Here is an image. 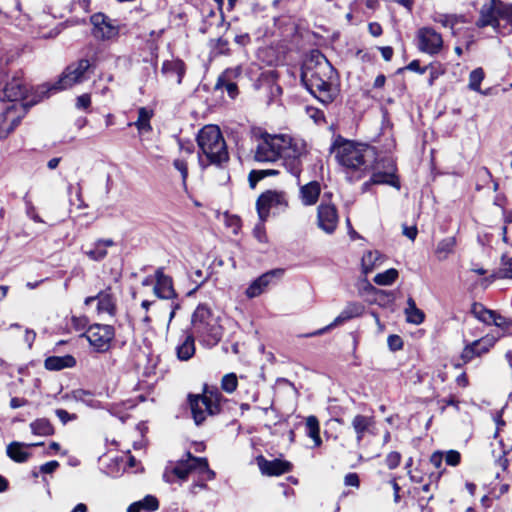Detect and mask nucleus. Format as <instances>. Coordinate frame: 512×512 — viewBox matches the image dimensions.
Wrapping results in <instances>:
<instances>
[{
    "label": "nucleus",
    "instance_id": "obj_1",
    "mask_svg": "<svg viewBox=\"0 0 512 512\" xmlns=\"http://www.w3.org/2000/svg\"><path fill=\"white\" fill-rule=\"evenodd\" d=\"M301 79L306 89L324 105L332 103L339 95L338 74L320 53L304 63Z\"/></svg>",
    "mask_w": 512,
    "mask_h": 512
},
{
    "label": "nucleus",
    "instance_id": "obj_2",
    "mask_svg": "<svg viewBox=\"0 0 512 512\" xmlns=\"http://www.w3.org/2000/svg\"><path fill=\"white\" fill-rule=\"evenodd\" d=\"M197 144L199 147V164L202 167L211 164L220 166L229 160L226 142L218 126H204L198 132Z\"/></svg>",
    "mask_w": 512,
    "mask_h": 512
},
{
    "label": "nucleus",
    "instance_id": "obj_3",
    "mask_svg": "<svg viewBox=\"0 0 512 512\" xmlns=\"http://www.w3.org/2000/svg\"><path fill=\"white\" fill-rule=\"evenodd\" d=\"M335 157L348 171L365 174L376 161V152L370 145L346 140L335 148Z\"/></svg>",
    "mask_w": 512,
    "mask_h": 512
},
{
    "label": "nucleus",
    "instance_id": "obj_4",
    "mask_svg": "<svg viewBox=\"0 0 512 512\" xmlns=\"http://www.w3.org/2000/svg\"><path fill=\"white\" fill-rule=\"evenodd\" d=\"M192 334L206 347L216 346L222 339L224 328L221 318L206 305H199L192 315Z\"/></svg>",
    "mask_w": 512,
    "mask_h": 512
},
{
    "label": "nucleus",
    "instance_id": "obj_5",
    "mask_svg": "<svg viewBox=\"0 0 512 512\" xmlns=\"http://www.w3.org/2000/svg\"><path fill=\"white\" fill-rule=\"evenodd\" d=\"M185 456L180 460L170 461L165 466L162 478L166 483L173 484L177 481L183 483L191 473L206 474L207 479L215 478V472L209 468L206 458L195 457L190 452H187Z\"/></svg>",
    "mask_w": 512,
    "mask_h": 512
},
{
    "label": "nucleus",
    "instance_id": "obj_6",
    "mask_svg": "<svg viewBox=\"0 0 512 512\" xmlns=\"http://www.w3.org/2000/svg\"><path fill=\"white\" fill-rule=\"evenodd\" d=\"M479 28L492 26L497 32L504 35L512 32V4L501 0H490L480 10V17L476 22Z\"/></svg>",
    "mask_w": 512,
    "mask_h": 512
},
{
    "label": "nucleus",
    "instance_id": "obj_7",
    "mask_svg": "<svg viewBox=\"0 0 512 512\" xmlns=\"http://www.w3.org/2000/svg\"><path fill=\"white\" fill-rule=\"evenodd\" d=\"M223 400L224 398L217 388L205 387L201 395H190V409L195 424L200 425L208 416L220 413Z\"/></svg>",
    "mask_w": 512,
    "mask_h": 512
},
{
    "label": "nucleus",
    "instance_id": "obj_8",
    "mask_svg": "<svg viewBox=\"0 0 512 512\" xmlns=\"http://www.w3.org/2000/svg\"><path fill=\"white\" fill-rule=\"evenodd\" d=\"M280 158L286 169L294 176H299L302 158L307 154L306 142L297 137L281 134Z\"/></svg>",
    "mask_w": 512,
    "mask_h": 512
},
{
    "label": "nucleus",
    "instance_id": "obj_9",
    "mask_svg": "<svg viewBox=\"0 0 512 512\" xmlns=\"http://www.w3.org/2000/svg\"><path fill=\"white\" fill-rule=\"evenodd\" d=\"M91 63L88 59H80L79 61L70 64L63 71L60 78L53 85H43L40 90L42 94H48L51 91H61L73 87L76 84L83 83L90 77Z\"/></svg>",
    "mask_w": 512,
    "mask_h": 512
},
{
    "label": "nucleus",
    "instance_id": "obj_10",
    "mask_svg": "<svg viewBox=\"0 0 512 512\" xmlns=\"http://www.w3.org/2000/svg\"><path fill=\"white\" fill-rule=\"evenodd\" d=\"M289 205L288 196L284 191L267 190L263 192L256 201L258 217L267 221L270 211L284 212Z\"/></svg>",
    "mask_w": 512,
    "mask_h": 512
},
{
    "label": "nucleus",
    "instance_id": "obj_11",
    "mask_svg": "<svg viewBox=\"0 0 512 512\" xmlns=\"http://www.w3.org/2000/svg\"><path fill=\"white\" fill-rule=\"evenodd\" d=\"M41 87L37 90L38 99L28 100L26 98L27 87L24 81L21 78L14 77L12 78L3 89L2 98L9 101L10 104L13 103H27V109L32 105L36 104L41 99L48 97V94H42Z\"/></svg>",
    "mask_w": 512,
    "mask_h": 512
},
{
    "label": "nucleus",
    "instance_id": "obj_12",
    "mask_svg": "<svg viewBox=\"0 0 512 512\" xmlns=\"http://www.w3.org/2000/svg\"><path fill=\"white\" fill-rule=\"evenodd\" d=\"M27 112V103L8 104L0 112V139H5L20 123Z\"/></svg>",
    "mask_w": 512,
    "mask_h": 512
},
{
    "label": "nucleus",
    "instance_id": "obj_13",
    "mask_svg": "<svg viewBox=\"0 0 512 512\" xmlns=\"http://www.w3.org/2000/svg\"><path fill=\"white\" fill-rule=\"evenodd\" d=\"M281 134H263L256 146L254 159L257 162H274L280 158Z\"/></svg>",
    "mask_w": 512,
    "mask_h": 512
},
{
    "label": "nucleus",
    "instance_id": "obj_14",
    "mask_svg": "<svg viewBox=\"0 0 512 512\" xmlns=\"http://www.w3.org/2000/svg\"><path fill=\"white\" fill-rule=\"evenodd\" d=\"M83 336L96 351L105 352L110 347L115 331L111 325L94 324L87 329Z\"/></svg>",
    "mask_w": 512,
    "mask_h": 512
},
{
    "label": "nucleus",
    "instance_id": "obj_15",
    "mask_svg": "<svg viewBox=\"0 0 512 512\" xmlns=\"http://www.w3.org/2000/svg\"><path fill=\"white\" fill-rule=\"evenodd\" d=\"M418 49L428 55H438L444 46L442 35L432 27H422L416 34Z\"/></svg>",
    "mask_w": 512,
    "mask_h": 512
},
{
    "label": "nucleus",
    "instance_id": "obj_16",
    "mask_svg": "<svg viewBox=\"0 0 512 512\" xmlns=\"http://www.w3.org/2000/svg\"><path fill=\"white\" fill-rule=\"evenodd\" d=\"M501 336L502 335L500 334L495 335L491 333L466 344L461 352L460 358L466 364L476 357H481L490 351V349L496 344Z\"/></svg>",
    "mask_w": 512,
    "mask_h": 512
},
{
    "label": "nucleus",
    "instance_id": "obj_17",
    "mask_svg": "<svg viewBox=\"0 0 512 512\" xmlns=\"http://www.w3.org/2000/svg\"><path fill=\"white\" fill-rule=\"evenodd\" d=\"M472 314L479 321L487 325H495L496 327L506 331L512 327V320L502 316L494 310L487 309L480 303L472 306Z\"/></svg>",
    "mask_w": 512,
    "mask_h": 512
},
{
    "label": "nucleus",
    "instance_id": "obj_18",
    "mask_svg": "<svg viewBox=\"0 0 512 512\" xmlns=\"http://www.w3.org/2000/svg\"><path fill=\"white\" fill-rule=\"evenodd\" d=\"M337 208L332 203L322 202L317 208V226L326 234H333L338 226Z\"/></svg>",
    "mask_w": 512,
    "mask_h": 512
},
{
    "label": "nucleus",
    "instance_id": "obj_19",
    "mask_svg": "<svg viewBox=\"0 0 512 512\" xmlns=\"http://www.w3.org/2000/svg\"><path fill=\"white\" fill-rule=\"evenodd\" d=\"M93 25L92 33L95 38L102 40H110L115 38L118 33V27L113 21L102 13H96L91 17Z\"/></svg>",
    "mask_w": 512,
    "mask_h": 512
},
{
    "label": "nucleus",
    "instance_id": "obj_20",
    "mask_svg": "<svg viewBox=\"0 0 512 512\" xmlns=\"http://www.w3.org/2000/svg\"><path fill=\"white\" fill-rule=\"evenodd\" d=\"M96 300L98 314H107L111 317L116 314V297L110 287L100 291L95 297H87L85 299V305H90Z\"/></svg>",
    "mask_w": 512,
    "mask_h": 512
},
{
    "label": "nucleus",
    "instance_id": "obj_21",
    "mask_svg": "<svg viewBox=\"0 0 512 512\" xmlns=\"http://www.w3.org/2000/svg\"><path fill=\"white\" fill-rule=\"evenodd\" d=\"M283 275V270L275 269L269 272H266L259 276L257 279L251 282V284L245 290V295L247 298L252 299L260 296L267 287L271 284L272 280L276 277H281Z\"/></svg>",
    "mask_w": 512,
    "mask_h": 512
},
{
    "label": "nucleus",
    "instance_id": "obj_22",
    "mask_svg": "<svg viewBox=\"0 0 512 512\" xmlns=\"http://www.w3.org/2000/svg\"><path fill=\"white\" fill-rule=\"evenodd\" d=\"M241 75V67L226 69L218 78L215 85L216 90H225L230 98L234 99L238 95V87L234 81Z\"/></svg>",
    "mask_w": 512,
    "mask_h": 512
},
{
    "label": "nucleus",
    "instance_id": "obj_23",
    "mask_svg": "<svg viewBox=\"0 0 512 512\" xmlns=\"http://www.w3.org/2000/svg\"><path fill=\"white\" fill-rule=\"evenodd\" d=\"M156 283L154 285V294L161 299H174L176 292L173 287L172 278L164 274L162 268H158L155 272Z\"/></svg>",
    "mask_w": 512,
    "mask_h": 512
},
{
    "label": "nucleus",
    "instance_id": "obj_24",
    "mask_svg": "<svg viewBox=\"0 0 512 512\" xmlns=\"http://www.w3.org/2000/svg\"><path fill=\"white\" fill-rule=\"evenodd\" d=\"M257 461L261 473L267 476H280L291 471L292 468L290 462L281 459L267 460L259 457Z\"/></svg>",
    "mask_w": 512,
    "mask_h": 512
},
{
    "label": "nucleus",
    "instance_id": "obj_25",
    "mask_svg": "<svg viewBox=\"0 0 512 512\" xmlns=\"http://www.w3.org/2000/svg\"><path fill=\"white\" fill-rule=\"evenodd\" d=\"M361 312L362 306L360 304L350 303L343 309V311L334 319V321L331 324L322 329L317 330L314 333H311L310 336L321 335L328 331L329 329L341 325L345 321H348L354 317L359 316Z\"/></svg>",
    "mask_w": 512,
    "mask_h": 512
},
{
    "label": "nucleus",
    "instance_id": "obj_26",
    "mask_svg": "<svg viewBox=\"0 0 512 512\" xmlns=\"http://www.w3.org/2000/svg\"><path fill=\"white\" fill-rule=\"evenodd\" d=\"M177 358L187 361L195 354V336L188 331H183L180 343L176 346Z\"/></svg>",
    "mask_w": 512,
    "mask_h": 512
},
{
    "label": "nucleus",
    "instance_id": "obj_27",
    "mask_svg": "<svg viewBox=\"0 0 512 512\" xmlns=\"http://www.w3.org/2000/svg\"><path fill=\"white\" fill-rule=\"evenodd\" d=\"M42 444L43 443L24 444L21 442L14 441V442H11L7 446L6 452H7V455L13 461L18 462V463H23V462H26L30 457V453L27 451V448L32 447V446L42 445Z\"/></svg>",
    "mask_w": 512,
    "mask_h": 512
},
{
    "label": "nucleus",
    "instance_id": "obj_28",
    "mask_svg": "<svg viewBox=\"0 0 512 512\" xmlns=\"http://www.w3.org/2000/svg\"><path fill=\"white\" fill-rule=\"evenodd\" d=\"M432 20L435 23L441 24L445 28H449L451 30V34L453 36L458 35V32L455 28L456 25L466 22V19L463 15L445 14V13H439V12H436L433 14Z\"/></svg>",
    "mask_w": 512,
    "mask_h": 512
},
{
    "label": "nucleus",
    "instance_id": "obj_29",
    "mask_svg": "<svg viewBox=\"0 0 512 512\" xmlns=\"http://www.w3.org/2000/svg\"><path fill=\"white\" fill-rule=\"evenodd\" d=\"M162 73L168 78H175L176 83L181 84L185 74V64L180 59L165 61L162 65Z\"/></svg>",
    "mask_w": 512,
    "mask_h": 512
},
{
    "label": "nucleus",
    "instance_id": "obj_30",
    "mask_svg": "<svg viewBox=\"0 0 512 512\" xmlns=\"http://www.w3.org/2000/svg\"><path fill=\"white\" fill-rule=\"evenodd\" d=\"M321 187L319 182L311 181L300 188V199L305 206L314 205L319 198Z\"/></svg>",
    "mask_w": 512,
    "mask_h": 512
},
{
    "label": "nucleus",
    "instance_id": "obj_31",
    "mask_svg": "<svg viewBox=\"0 0 512 512\" xmlns=\"http://www.w3.org/2000/svg\"><path fill=\"white\" fill-rule=\"evenodd\" d=\"M76 365V359L72 355L50 356L44 361V366L50 371H59L64 368H72Z\"/></svg>",
    "mask_w": 512,
    "mask_h": 512
},
{
    "label": "nucleus",
    "instance_id": "obj_32",
    "mask_svg": "<svg viewBox=\"0 0 512 512\" xmlns=\"http://www.w3.org/2000/svg\"><path fill=\"white\" fill-rule=\"evenodd\" d=\"M457 245V239L454 236L441 239L435 248V256L439 261H444L454 253Z\"/></svg>",
    "mask_w": 512,
    "mask_h": 512
},
{
    "label": "nucleus",
    "instance_id": "obj_33",
    "mask_svg": "<svg viewBox=\"0 0 512 512\" xmlns=\"http://www.w3.org/2000/svg\"><path fill=\"white\" fill-rule=\"evenodd\" d=\"M382 263V255L377 250L366 251L361 259L362 273L367 275L371 273Z\"/></svg>",
    "mask_w": 512,
    "mask_h": 512
},
{
    "label": "nucleus",
    "instance_id": "obj_34",
    "mask_svg": "<svg viewBox=\"0 0 512 512\" xmlns=\"http://www.w3.org/2000/svg\"><path fill=\"white\" fill-rule=\"evenodd\" d=\"M370 178L375 185L387 184L400 189V182L394 173L393 167L389 171H374Z\"/></svg>",
    "mask_w": 512,
    "mask_h": 512
},
{
    "label": "nucleus",
    "instance_id": "obj_35",
    "mask_svg": "<svg viewBox=\"0 0 512 512\" xmlns=\"http://www.w3.org/2000/svg\"><path fill=\"white\" fill-rule=\"evenodd\" d=\"M373 425V419L364 415H356L352 420V427L356 433L357 442L360 443L365 434Z\"/></svg>",
    "mask_w": 512,
    "mask_h": 512
},
{
    "label": "nucleus",
    "instance_id": "obj_36",
    "mask_svg": "<svg viewBox=\"0 0 512 512\" xmlns=\"http://www.w3.org/2000/svg\"><path fill=\"white\" fill-rule=\"evenodd\" d=\"M406 315V320L409 323L419 325L424 321V313L417 308L415 301L413 298L409 297L407 300V307L404 310Z\"/></svg>",
    "mask_w": 512,
    "mask_h": 512
},
{
    "label": "nucleus",
    "instance_id": "obj_37",
    "mask_svg": "<svg viewBox=\"0 0 512 512\" xmlns=\"http://www.w3.org/2000/svg\"><path fill=\"white\" fill-rule=\"evenodd\" d=\"M31 431L34 435L50 436L54 434V428L50 421L46 418H40L30 424Z\"/></svg>",
    "mask_w": 512,
    "mask_h": 512
},
{
    "label": "nucleus",
    "instance_id": "obj_38",
    "mask_svg": "<svg viewBox=\"0 0 512 512\" xmlns=\"http://www.w3.org/2000/svg\"><path fill=\"white\" fill-rule=\"evenodd\" d=\"M307 435L314 441L315 446H320L322 443L320 437L319 421L315 416H309L305 422Z\"/></svg>",
    "mask_w": 512,
    "mask_h": 512
},
{
    "label": "nucleus",
    "instance_id": "obj_39",
    "mask_svg": "<svg viewBox=\"0 0 512 512\" xmlns=\"http://www.w3.org/2000/svg\"><path fill=\"white\" fill-rule=\"evenodd\" d=\"M152 117V112L146 109L145 107H141L138 110V119L134 123L137 127L138 131L141 133L149 132L152 128L150 125V119Z\"/></svg>",
    "mask_w": 512,
    "mask_h": 512
},
{
    "label": "nucleus",
    "instance_id": "obj_40",
    "mask_svg": "<svg viewBox=\"0 0 512 512\" xmlns=\"http://www.w3.org/2000/svg\"><path fill=\"white\" fill-rule=\"evenodd\" d=\"M484 71L482 68H476L470 72L468 88L472 91L487 95V92L481 90V82L484 79Z\"/></svg>",
    "mask_w": 512,
    "mask_h": 512
},
{
    "label": "nucleus",
    "instance_id": "obj_41",
    "mask_svg": "<svg viewBox=\"0 0 512 512\" xmlns=\"http://www.w3.org/2000/svg\"><path fill=\"white\" fill-rule=\"evenodd\" d=\"M398 277V271L394 268H390L385 272L378 273L374 277V282L378 285L387 286L391 285Z\"/></svg>",
    "mask_w": 512,
    "mask_h": 512
},
{
    "label": "nucleus",
    "instance_id": "obj_42",
    "mask_svg": "<svg viewBox=\"0 0 512 512\" xmlns=\"http://www.w3.org/2000/svg\"><path fill=\"white\" fill-rule=\"evenodd\" d=\"M238 386V378L235 373L225 374L221 379V389L226 393H233Z\"/></svg>",
    "mask_w": 512,
    "mask_h": 512
},
{
    "label": "nucleus",
    "instance_id": "obj_43",
    "mask_svg": "<svg viewBox=\"0 0 512 512\" xmlns=\"http://www.w3.org/2000/svg\"><path fill=\"white\" fill-rule=\"evenodd\" d=\"M174 168L180 172L182 178L183 187L186 188V180L188 177V164L187 159L184 156H179L173 161Z\"/></svg>",
    "mask_w": 512,
    "mask_h": 512
},
{
    "label": "nucleus",
    "instance_id": "obj_44",
    "mask_svg": "<svg viewBox=\"0 0 512 512\" xmlns=\"http://www.w3.org/2000/svg\"><path fill=\"white\" fill-rule=\"evenodd\" d=\"M54 22L50 16L48 15H43L42 16V22L43 24H45V26L48 25L47 22ZM37 34V37L39 38H44V39H49V38H54L56 37L58 34H59V31L57 29H46V27H44L43 29L40 27L39 31L36 33Z\"/></svg>",
    "mask_w": 512,
    "mask_h": 512
},
{
    "label": "nucleus",
    "instance_id": "obj_45",
    "mask_svg": "<svg viewBox=\"0 0 512 512\" xmlns=\"http://www.w3.org/2000/svg\"><path fill=\"white\" fill-rule=\"evenodd\" d=\"M143 510L155 511L159 508V502L156 497L152 495L145 496L142 500L138 501Z\"/></svg>",
    "mask_w": 512,
    "mask_h": 512
},
{
    "label": "nucleus",
    "instance_id": "obj_46",
    "mask_svg": "<svg viewBox=\"0 0 512 512\" xmlns=\"http://www.w3.org/2000/svg\"><path fill=\"white\" fill-rule=\"evenodd\" d=\"M86 255L94 261H100L107 256V250L97 243L94 244V248L86 251Z\"/></svg>",
    "mask_w": 512,
    "mask_h": 512
},
{
    "label": "nucleus",
    "instance_id": "obj_47",
    "mask_svg": "<svg viewBox=\"0 0 512 512\" xmlns=\"http://www.w3.org/2000/svg\"><path fill=\"white\" fill-rule=\"evenodd\" d=\"M265 222L266 221H262L259 218V222L255 225V227L253 229V235L260 243L268 242V237H267L266 229H265Z\"/></svg>",
    "mask_w": 512,
    "mask_h": 512
},
{
    "label": "nucleus",
    "instance_id": "obj_48",
    "mask_svg": "<svg viewBox=\"0 0 512 512\" xmlns=\"http://www.w3.org/2000/svg\"><path fill=\"white\" fill-rule=\"evenodd\" d=\"M265 177H267V173L265 172L264 169H260V170H252L250 173H249V176H248V181H249V185L251 188H255L257 183L264 179Z\"/></svg>",
    "mask_w": 512,
    "mask_h": 512
},
{
    "label": "nucleus",
    "instance_id": "obj_49",
    "mask_svg": "<svg viewBox=\"0 0 512 512\" xmlns=\"http://www.w3.org/2000/svg\"><path fill=\"white\" fill-rule=\"evenodd\" d=\"M198 477H199V480L192 483V485L189 488L190 493L193 495H196V494H198L199 491L206 490L208 488L207 484L205 483V481L208 480L207 475L206 474L198 475Z\"/></svg>",
    "mask_w": 512,
    "mask_h": 512
},
{
    "label": "nucleus",
    "instance_id": "obj_50",
    "mask_svg": "<svg viewBox=\"0 0 512 512\" xmlns=\"http://www.w3.org/2000/svg\"><path fill=\"white\" fill-rule=\"evenodd\" d=\"M444 459L447 465L455 467L461 461V454L456 450H449L444 454Z\"/></svg>",
    "mask_w": 512,
    "mask_h": 512
},
{
    "label": "nucleus",
    "instance_id": "obj_51",
    "mask_svg": "<svg viewBox=\"0 0 512 512\" xmlns=\"http://www.w3.org/2000/svg\"><path fill=\"white\" fill-rule=\"evenodd\" d=\"M503 267L499 271V277L512 278V258L502 257Z\"/></svg>",
    "mask_w": 512,
    "mask_h": 512
},
{
    "label": "nucleus",
    "instance_id": "obj_52",
    "mask_svg": "<svg viewBox=\"0 0 512 512\" xmlns=\"http://www.w3.org/2000/svg\"><path fill=\"white\" fill-rule=\"evenodd\" d=\"M428 69L430 70L429 80L428 84L429 86H432L434 84V81L441 76L444 73V69L442 65H430L428 66Z\"/></svg>",
    "mask_w": 512,
    "mask_h": 512
},
{
    "label": "nucleus",
    "instance_id": "obj_53",
    "mask_svg": "<svg viewBox=\"0 0 512 512\" xmlns=\"http://www.w3.org/2000/svg\"><path fill=\"white\" fill-rule=\"evenodd\" d=\"M400 461L401 455L396 451L390 452L385 459V463L389 469H395L396 467H398Z\"/></svg>",
    "mask_w": 512,
    "mask_h": 512
},
{
    "label": "nucleus",
    "instance_id": "obj_54",
    "mask_svg": "<svg viewBox=\"0 0 512 512\" xmlns=\"http://www.w3.org/2000/svg\"><path fill=\"white\" fill-rule=\"evenodd\" d=\"M387 343L392 351H398L403 348V341L398 335H390L387 339Z\"/></svg>",
    "mask_w": 512,
    "mask_h": 512
},
{
    "label": "nucleus",
    "instance_id": "obj_55",
    "mask_svg": "<svg viewBox=\"0 0 512 512\" xmlns=\"http://www.w3.org/2000/svg\"><path fill=\"white\" fill-rule=\"evenodd\" d=\"M307 114L311 119L314 120L315 123L319 124L322 121H324V113L323 111L314 108V107H308L307 108Z\"/></svg>",
    "mask_w": 512,
    "mask_h": 512
},
{
    "label": "nucleus",
    "instance_id": "obj_56",
    "mask_svg": "<svg viewBox=\"0 0 512 512\" xmlns=\"http://www.w3.org/2000/svg\"><path fill=\"white\" fill-rule=\"evenodd\" d=\"M191 278L192 281L196 284V287L193 289L192 292L196 291L199 287H201L208 279L207 277H204L203 271L200 269H197L193 273V276Z\"/></svg>",
    "mask_w": 512,
    "mask_h": 512
},
{
    "label": "nucleus",
    "instance_id": "obj_57",
    "mask_svg": "<svg viewBox=\"0 0 512 512\" xmlns=\"http://www.w3.org/2000/svg\"><path fill=\"white\" fill-rule=\"evenodd\" d=\"M344 484L346 486L358 488L360 485L359 476L357 473L351 472L344 477Z\"/></svg>",
    "mask_w": 512,
    "mask_h": 512
},
{
    "label": "nucleus",
    "instance_id": "obj_58",
    "mask_svg": "<svg viewBox=\"0 0 512 512\" xmlns=\"http://www.w3.org/2000/svg\"><path fill=\"white\" fill-rule=\"evenodd\" d=\"M444 459V453L441 451H436L430 456V463L436 468L440 469L442 467Z\"/></svg>",
    "mask_w": 512,
    "mask_h": 512
},
{
    "label": "nucleus",
    "instance_id": "obj_59",
    "mask_svg": "<svg viewBox=\"0 0 512 512\" xmlns=\"http://www.w3.org/2000/svg\"><path fill=\"white\" fill-rule=\"evenodd\" d=\"M91 104V98L89 94H82L77 98L76 107L79 109H87Z\"/></svg>",
    "mask_w": 512,
    "mask_h": 512
},
{
    "label": "nucleus",
    "instance_id": "obj_60",
    "mask_svg": "<svg viewBox=\"0 0 512 512\" xmlns=\"http://www.w3.org/2000/svg\"><path fill=\"white\" fill-rule=\"evenodd\" d=\"M59 466V463L55 460L49 461L40 466V471L45 474L54 472Z\"/></svg>",
    "mask_w": 512,
    "mask_h": 512
},
{
    "label": "nucleus",
    "instance_id": "obj_61",
    "mask_svg": "<svg viewBox=\"0 0 512 512\" xmlns=\"http://www.w3.org/2000/svg\"><path fill=\"white\" fill-rule=\"evenodd\" d=\"M55 413L59 420L62 422V424H66L68 421L75 419V415L69 414L64 409H57Z\"/></svg>",
    "mask_w": 512,
    "mask_h": 512
},
{
    "label": "nucleus",
    "instance_id": "obj_62",
    "mask_svg": "<svg viewBox=\"0 0 512 512\" xmlns=\"http://www.w3.org/2000/svg\"><path fill=\"white\" fill-rule=\"evenodd\" d=\"M406 69L417 72L419 74H424L428 67L421 68L420 62L418 60H413L407 65Z\"/></svg>",
    "mask_w": 512,
    "mask_h": 512
},
{
    "label": "nucleus",
    "instance_id": "obj_63",
    "mask_svg": "<svg viewBox=\"0 0 512 512\" xmlns=\"http://www.w3.org/2000/svg\"><path fill=\"white\" fill-rule=\"evenodd\" d=\"M193 152L194 147L192 144L184 145L183 143L180 142V156H184L187 159L188 157L192 156Z\"/></svg>",
    "mask_w": 512,
    "mask_h": 512
},
{
    "label": "nucleus",
    "instance_id": "obj_64",
    "mask_svg": "<svg viewBox=\"0 0 512 512\" xmlns=\"http://www.w3.org/2000/svg\"><path fill=\"white\" fill-rule=\"evenodd\" d=\"M417 233L418 231L416 226H403V234L410 240L414 241L417 236Z\"/></svg>",
    "mask_w": 512,
    "mask_h": 512
}]
</instances>
